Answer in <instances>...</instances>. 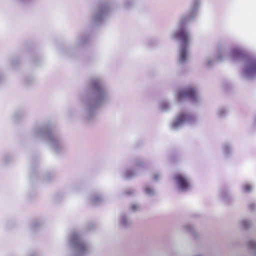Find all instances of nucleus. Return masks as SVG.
Returning a JSON list of instances; mask_svg holds the SVG:
<instances>
[{
	"label": "nucleus",
	"mask_w": 256,
	"mask_h": 256,
	"mask_svg": "<svg viewBox=\"0 0 256 256\" xmlns=\"http://www.w3.org/2000/svg\"><path fill=\"white\" fill-rule=\"evenodd\" d=\"M92 86L94 88H100V82L98 80L94 81L92 84Z\"/></svg>",
	"instance_id": "8"
},
{
	"label": "nucleus",
	"mask_w": 256,
	"mask_h": 256,
	"mask_svg": "<svg viewBox=\"0 0 256 256\" xmlns=\"http://www.w3.org/2000/svg\"><path fill=\"white\" fill-rule=\"evenodd\" d=\"M242 227L244 228H247L248 226V222L246 220L242 222Z\"/></svg>",
	"instance_id": "9"
},
{
	"label": "nucleus",
	"mask_w": 256,
	"mask_h": 256,
	"mask_svg": "<svg viewBox=\"0 0 256 256\" xmlns=\"http://www.w3.org/2000/svg\"><path fill=\"white\" fill-rule=\"evenodd\" d=\"M250 208L251 209H253V208H254V206L252 204V205H250Z\"/></svg>",
	"instance_id": "13"
},
{
	"label": "nucleus",
	"mask_w": 256,
	"mask_h": 256,
	"mask_svg": "<svg viewBox=\"0 0 256 256\" xmlns=\"http://www.w3.org/2000/svg\"><path fill=\"white\" fill-rule=\"evenodd\" d=\"M196 96V90L191 88H188L184 90H182L178 92V100H182L184 98H187L192 100L195 99Z\"/></svg>",
	"instance_id": "1"
},
{
	"label": "nucleus",
	"mask_w": 256,
	"mask_h": 256,
	"mask_svg": "<svg viewBox=\"0 0 256 256\" xmlns=\"http://www.w3.org/2000/svg\"><path fill=\"white\" fill-rule=\"evenodd\" d=\"M175 37L180 40L184 44L186 45L188 41V33L182 28H180L175 34Z\"/></svg>",
	"instance_id": "3"
},
{
	"label": "nucleus",
	"mask_w": 256,
	"mask_h": 256,
	"mask_svg": "<svg viewBox=\"0 0 256 256\" xmlns=\"http://www.w3.org/2000/svg\"><path fill=\"white\" fill-rule=\"evenodd\" d=\"M252 190V186L250 184H246L244 186V190L246 192H249Z\"/></svg>",
	"instance_id": "7"
},
{
	"label": "nucleus",
	"mask_w": 256,
	"mask_h": 256,
	"mask_svg": "<svg viewBox=\"0 0 256 256\" xmlns=\"http://www.w3.org/2000/svg\"><path fill=\"white\" fill-rule=\"evenodd\" d=\"M146 192H152V190H150V189H148V190H147Z\"/></svg>",
	"instance_id": "14"
},
{
	"label": "nucleus",
	"mask_w": 256,
	"mask_h": 256,
	"mask_svg": "<svg viewBox=\"0 0 256 256\" xmlns=\"http://www.w3.org/2000/svg\"><path fill=\"white\" fill-rule=\"evenodd\" d=\"M126 176H128V174H126Z\"/></svg>",
	"instance_id": "15"
},
{
	"label": "nucleus",
	"mask_w": 256,
	"mask_h": 256,
	"mask_svg": "<svg viewBox=\"0 0 256 256\" xmlns=\"http://www.w3.org/2000/svg\"><path fill=\"white\" fill-rule=\"evenodd\" d=\"M138 208V207H137V206H136V205H134V206H132V210H136V208Z\"/></svg>",
	"instance_id": "12"
},
{
	"label": "nucleus",
	"mask_w": 256,
	"mask_h": 256,
	"mask_svg": "<svg viewBox=\"0 0 256 256\" xmlns=\"http://www.w3.org/2000/svg\"><path fill=\"white\" fill-rule=\"evenodd\" d=\"M78 248L82 249H84L85 248V246L83 244L80 243L78 244Z\"/></svg>",
	"instance_id": "11"
},
{
	"label": "nucleus",
	"mask_w": 256,
	"mask_h": 256,
	"mask_svg": "<svg viewBox=\"0 0 256 256\" xmlns=\"http://www.w3.org/2000/svg\"><path fill=\"white\" fill-rule=\"evenodd\" d=\"M255 246H256V244H255Z\"/></svg>",
	"instance_id": "16"
},
{
	"label": "nucleus",
	"mask_w": 256,
	"mask_h": 256,
	"mask_svg": "<svg viewBox=\"0 0 256 256\" xmlns=\"http://www.w3.org/2000/svg\"><path fill=\"white\" fill-rule=\"evenodd\" d=\"M243 52L242 50H236V54L238 56H240L243 55Z\"/></svg>",
	"instance_id": "10"
},
{
	"label": "nucleus",
	"mask_w": 256,
	"mask_h": 256,
	"mask_svg": "<svg viewBox=\"0 0 256 256\" xmlns=\"http://www.w3.org/2000/svg\"><path fill=\"white\" fill-rule=\"evenodd\" d=\"M174 180L182 190H185L190 186V182L188 180L180 174H176L174 176Z\"/></svg>",
	"instance_id": "2"
},
{
	"label": "nucleus",
	"mask_w": 256,
	"mask_h": 256,
	"mask_svg": "<svg viewBox=\"0 0 256 256\" xmlns=\"http://www.w3.org/2000/svg\"><path fill=\"white\" fill-rule=\"evenodd\" d=\"M188 117V115L186 114H180L178 119L176 120V122L174 123L173 125L174 126H178V125L180 124L182 122H184L185 120H186V118Z\"/></svg>",
	"instance_id": "5"
},
{
	"label": "nucleus",
	"mask_w": 256,
	"mask_h": 256,
	"mask_svg": "<svg viewBox=\"0 0 256 256\" xmlns=\"http://www.w3.org/2000/svg\"><path fill=\"white\" fill-rule=\"evenodd\" d=\"M245 72L248 76H253L256 75V61L251 62L246 67Z\"/></svg>",
	"instance_id": "4"
},
{
	"label": "nucleus",
	"mask_w": 256,
	"mask_h": 256,
	"mask_svg": "<svg viewBox=\"0 0 256 256\" xmlns=\"http://www.w3.org/2000/svg\"><path fill=\"white\" fill-rule=\"evenodd\" d=\"M186 59V51L185 48H182L180 57V60L181 62H184Z\"/></svg>",
	"instance_id": "6"
}]
</instances>
